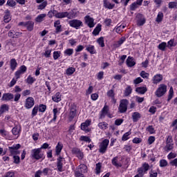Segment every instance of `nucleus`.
Instances as JSON below:
<instances>
[{
	"instance_id": "6ab92c4d",
	"label": "nucleus",
	"mask_w": 177,
	"mask_h": 177,
	"mask_svg": "<svg viewBox=\"0 0 177 177\" xmlns=\"http://www.w3.org/2000/svg\"><path fill=\"white\" fill-rule=\"evenodd\" d=\"M78 15H80V11L76 9H73L71 11L68 12V19H69V20L75 19V17H78Z\"/></svg>"
},
{
	"instance_id": "a878e982",
	"label": "nucleus",
	"mask_w": 177,
	"mask_h": 177,
	"mask_svg": "<svg viewBox=\"0 0 177 177\" xmlns=\"http://www.w3.org/2000/svg\"><path fill=\"white\" fill-rule=\"evenodd\" d=\"M103 5L105 9H114L115 4L110 3L109 0H103Z\"/></svg>"
},
{
	"instance_id": "680f3d73",
	"label": "nucleus",
	"mask_w": 177,
	"mask_h": 177,
	"mask_svg": "<svg viewBox=\"0 0 177 177\" xmlns=\"http://www.w3.org/2000/svg\"><path fill=\"white\" fill-rule=\"evenodd\" d=\"M7 6H10V8H13L16 6V1L15 0H8L6 3Z\"/></svg>"
},
{
	"instance_id": "b1692460",
	"label": "nucleus",
	"mask_w": 177,
	"mask_h": 177,
	"mask_svg": "<svg viewBox=\"0 0 177 177\" xmlns=\"http://www.w3.org/2000/svg\"><path fill=\"white\" fill-rule=\"evenodd\" d=\"M52 100L53 102H55V103L62 102V93L57 92L54 95L52 96Z\"/></svg>"
},
{
	"instance_id": "4be33fe9",
	"label": "nucleus",
	"mask_w": 177,
	"mask_h": 177,
	"mask_svg": "<svg viewBox=\"0 0 177 177\" xmlns=\"http://www.w3.org/2000/svg\"><path fill=\"white\" fill-rule=\"evenodd\" d=\"M163 79L162 75L161 74H156L152 78V83L155 85L157 84H160V82L162 81Z\"/></svg>"
},
{
	"instance_id": "a18cd8bd",
	"label": "nucleus",
	"mask_w": 177,
	"mask_h": 177,
	"mask_svg": "<svg viewBox=\"0 0 177 177\" xmlns=\"http://www.w3.org/2000/svg\"><path fill=\"white\" fill-rule=\"evenodd\" d=\"M97 43L101 48H104V37H100L97 39Z\"/></svg>"
},
{
	"instance_id": "c756f323",
	"label": "nucleus",
	"mask_w": 177,
	"mask_h": 177,
	"mask_svg": "<svg viewBox=\"0 0 177 177\" xmlns=\"http://www.w3.org/2000/svg\"><path fill=\"white\" fill-rule=\"evenodd\" d=\"M17 67V61H16V59L12 58L10 61V68L12 70V71H15Z\"/></svg>"
},
{
	"instance_id": "393cba45",
	"label": "nucleus",
	"mask_w": 177,
	"mask_h": 177,
	"mask_svg": "<svg viewBox=\"0 0 177 177\" xmlns=\"http://www.w3.org/2000/svg\"><path fill=\"white\" fill-rule=\"evenodd\" d=\"M127 67H133L136 64L133 57L129 56L126 60Z\"/></svg>"
},
{
	"instance_id": "c03bdc74",
	"label": "nucleus",
	"mask_w": 177,
	"mask_h": 177,
	"mask_svg": "<svg viewBox=\"0 0 177 177\" xmlns=\"http://www.w3.org/2000/svg\"><path fill=\"white\" fill-rule=\"evenodd\" d=\"M37 81V79L32 77L30 75L28 76L26 79V83L29 85H32L35 82Z\"/></svg>"
},
{
	"instance_id": "de8ad7c7",
	"label": "nucleus",
	"mask_w": 177,
	"mask_h": 177,
	"mask_svg": "<svg viewBox=\"0 0 177 177\" xmlns=\"http://www.w3.org/2000/svg\"><path fill=\"white\" fill-rule=\"evenodd\" d=\"M146 131L149 132L150 135H153V133H156V129L153 127V125H149L146 128Z\"/></svg>"
},
{
	"instance_id": "2eb2a0df",
	"label": "nucleus",
	"mask_w": 177,
	"mask_h": 177,
	"mask_svg": "<svg viewBox=\"0 0 177 177\" xmlns=\"http://www.w3.org/2000/svg\"><path fill=\"white\" fill-rule=\"evenodd\" d=\"M26 73H27V66H26L25 65H21L19 67V70L17 71L15 73V78L17 80H19L20 75H21Z\"/></svg>"
},
{
	"instance_id": "864d4df0",
	"label": "nucleus",
	"mask_w": 177,
	"mask_h": 177,
	"mask_svg": "<svg viewBox=\"0 0 177 177\" xmlns=\"http://www.w3.org/2000/svg\"><path fill=\"white\" fill-rule=\"evenodd\" d=\"M102 169V163L101 162H98L95 165V174L96 175H99V174H100V171Z\"/></svg>"
},
{
	"instance_id": "6e6d98bb",
	"label": "nucleus",
	"mask_w": 177,
	"mask_h": 177,
	"mask_svg": "<svg viewBox=\"0 0 177 177\" xmlns=\"http://www.w3.org/2000/svg\"><path fill=\"white\" fill-rule=\"evenodd\" d=\"M38 110L39 113H45V111H46V105L40 104L38 106Z\"/></svg>"
},
{
	"instance_id": "f3484780",
	"label": "nucleus",
	"mask_w": 177,
	"mask_h": 177,
	"mask_svg": "<svg viewBox=\"0 0 177 177\" xmlns=\"http://www.w3.org/2000/svg\"><path fill=\"white\" fill-rule=\"evenodd\" d=\"M13 99H15V95L11 93H5L1 97V100L3 102H12Z\"/></svg>"
},
{
	"instance_id": "4d7b16f0",
	"label": "nucleus",
	"mask_w": 177,
	"mask_h": 177,
	"mask_svg": "<svg viewBox=\"0 0 177 177\" xmlns=\"http://www.w3.org/2000/svg\"><path fill=\"white\" fill-rule=\"evenodd\" d=\"M158 48L160 50H162V51H165V48H167V42H162L160 43L158 46Z\"/></svg>"
},
{
	"instance_id": "338daca9",
	"label": "nucleus",
	"mask_w": 177,
	"mask_h": 177,
	"mask_svg": "<svg viewBox=\"0 0 177 177\" xmlns=\"http://www.w3.org/2000/svg\"><path fill=\"white\" fill-rule=\"evenodd\" d=\"M140 77L142 78H149V76L150 75L148 73H146L145 71H142L140 73Z\"/></svg>"
},
{
	"instance_id": "72a5a7b5",
	"label": "nucleus",
	"mask_w": 177,
	"mask_h": 177,
	"mask_svg": "<svg viewBox=\"0 0 177 177\" xmlns=\"http://www.w3.org/2000/svg\"><path fill=\"white\" fill-rule=\"evenodd\" d=\"M142 118V115L139 112H134L132 113V120L134 122H138Z\"/></svg>"
},
{
	"instance_id": "ea45409f",
	"label": "nucleus",
	"mask_w": 177,
	"mask_h": 177,
	"mask_svg": "<svg viewBox=\"0 0 177 177\" xmlns=\"http://www.w3.org/2000/svg\"><path fill=\"white\" fill-rule=\"evenodd\" d=\"M45 85L48 89V91L45 93V95H50L52 93V87L50 86V82L49 81H46L45 82Z\"/></svg>"
},
{
	"instance_id": "dca6fc26",
	"label": "nucleus",
	"mask_w": 177,
	"mask_h": 177,
	"mask_svg": "<svg viewBox=\"0 0 177 177\" xmlns=\"http://www.w3.org/2000/svg\"><path fill=\"white\" fill-rule=\"evenodd\" d=\"M85 24H87L89 28H93L95 27V19L91 17L89 15H86L84 17Z\"/></svg>"
},
{
	"instance_id": "3c124183",
	"label": "nucleus",
	"mask_w": 177,
	"mask_h": 177,
	"mask_svg": "<svg viewBox=\"0 0 177 177\" xmlns=\"http://www.w3.org/2000/svg\"><path fill=\"white\" fill-rule=\"evenodd\" d=\"M73 53H74V49L73 48H67L64 51L65 56H71Z\"/></svg>"
},
{
	"instance_id": "c9c22d12",
	"label": "nucleus",
	"mask_w": 177,
	"mask_h": 177,
	"mask_svg": "<svg viewBox=\"0 0 177 177\" xmlns=\"http://www.w3.org/2000/svg\"><path fill=\"white\" fill-rule=\"evenodd\" d=\"M97 127L100 129L106 131V129L109 128V123L106 122H101L98 123Z\"/></svg>"
},
{
	"instance_id": "8fccbe9b",
	"label": "nucleus",
	"mask_w": 177,
	"mask_h": 177,
	"mask_svg": "<svg viewBox=\"0 0 177 177\" xmlns=\"http://www.w3.org/2000/svg\"><path fill=\"white\" fill-rule=\"evenodd\" d=\"M75 73V68L69 67L66 70V75H73V73Z\"/></svg>"
},
{
	"instance_id": "58836bf2",
	"label": "nucleus",
	"mask_w": 177,
	"mask_h": 177,
	"mask_svg": "<svg viewBox=\"0 0 177 177\" xmlns=\"http://www.w3.org/2000/svg\"><path fill=\"white\" fill-rule=\"evenodd\" d=\"M130 135H132V131L131 129L129 131H127V133L123 134V136H122V140L123 142H127V140H128L129 139Z\"/></svg>"
},
{
	"instance_id": "a211bd4d",
	"label": "nucleus",
	"mask_w": 177,
	"mask_h": 177,
	"mask_svg": "<svg viewBox=\"0 0 177 177\" xmlns=\"http://www.w3.org/2000/svg\"><path fill=\"white\" fill-rule=\"evenodd\" d=\"M54 27L55 28V34H60L62 31H63V28L62 26V23L60 20H57L54 22Z\"/></svg>"
},
{
	"instance_id": "0e129e2a",
	"label": "nucleus",
	"mask_w": 177,
	"mask_h": 177,
	"mask_svg": "<svg viewBox=\"0 0 177 177\" xmlns=\"http://www.w3.org/2000/svg\"><path fill=\"white\" fill-rule=\"evenodd\" d=\"M38 106H35L34 108L32 110V114L31 116L32 117H35V115H37V114H38Z\"/></svg>"
},
{
	"instance_id": "69168bd1",
	"label": "nucleus",
	"mask_w": 177,
	"mask_h": 177,
	"mask_svg": "<svg viewBox=\"0 0 177 177\" xmlns=\"http://www.w3.org/2000/svg\"><path fill=\"white\" fill-rule=\"evenodd\" d=\"M122 122H124V119L122 118L116 119L115 120V125H116V127H120V125H121Z\"/></svg>"
},
{
	"instance_id": "603ef678",
	"label": "nucleus",
	"mask_w": 177,
	"mask_h": 177,
	"mask_svg": "<svg viewBox=\"0 0 177 177\" xmlns=\"http://www.w3.org/2000/svg\"><path fill=\"white\" fill-rule=\"evenodd\" d=\"M131 93H132V87H131V86H128L124 90V96H129Z\"/></svg>"
},
{
	"instance_id": "473e14b6",
	"label": "nucleus",
	"mask_w": 177,
	"mask_h": 177,
	"mask_svg": "<svg viewBox=\"0 0 177 177\" xmlns=\"http://www.w3.org/2000/svg\"><path fill=\"white\" fill-rule=\"evenodd\" d=\"M62 150H63V144H62V142H58L55 147V156H60Z\"/></svg>"
},
{
	"instance_id": "052dcab7",
	"label": "nucleus",
	"mask_w": 177,
	"mask_h": 177,
	"mask_svg": "<svg viewBox=\"0 0 177 177\" xmlns=\"http://www.w3.org/2000/svg\"><path fill=\"white\" fill-rule=\"evenodd\" d=\"M174 149V143L166 144L165 147V151H171Z\"/></svg>"
},
{
	"instance_id": "37998d69",
	"label": "nucleus",
	"mask_w": 177,
	"mask_h": 177,
	"mask_svg": "<svg viewBox=\"0 0 177 177\" xmlns=\"http://www.w3.org/2000/svg\"><path fill=\"white\" fill-rule=\"evenodd\" d=\"M163 19H164V13H162V12H159L156 17V21L157 23H161V21H162Z\"/></svg>"
},
{
	"instance_id": "f03ea898",
	"label": "nucleus",
	"mask_w": 177,
	"mask_h": 177,
	"mask_svg": "<svg viewBox=\"0 0 177 177\" xmlns=\"http://www.w3.org/2000/svg\"><path fill=\"white\" fill-rule=\"evenodd\" d=\"M30 158L35 160V161H39V160L44 161L45 160V152H42L39 148L32 149L30 151Z\"/></svg>"
},
{
	"instance_id": "774afa93",
	"label": "nucleus",
	"mask_w": 177,
	"mask_h": 177,
	"mask_svg": "<svg viewBox=\"0 0 177 177\" xmlns=\"http://www.w3.org/2000/svg\"><path fill=\"white\" fill-rule=\"evenodd\" d=\"M169 165L171 166V167H176V168H177V158H174V160H171L169 162Z\"/></svg>"
},
{
	"instance_id": "e2e57ef3",
	"label": "nucleus",
	"mask_w": 177,
	"mask_h": 177,
	"mask_svg": "<svg viewBox=\"0 0 177 177\" xmlns=\"http://www.w3.org/2000/svg\"><path fill=\"white\" fill-rule=\"evenodd\" d=\"M30 95H31V90H28V89L24 90L21 93V95L24 97H26V96H30Z\"/></svg>"
},
{
	"instance_id": "f257e3e1",
	"label": "nucleus",
	"mask_w": 177,
	"mask_h": 177,
	"mask_svg": "<svg viewBox=\"0 0 177 177\" xmlns=\"http://www.w3.org/2000/svg\"><path fill=\"white\" fill-rule=\"evenodd\" d=\"M21 149V145L16 144L13 145L11 147H8V151H9V157H12L14 164L19 165L20 164V151L19 149Z\"/></svg>"
},
{
	"instance_id": "7ed1b4c3",
	"label": "nucleus",
	"mask_w": 177,
	"mask_h": 177,
	"mask_svg": "<svg viewBox=\"0 0 177 177\" xmlns=\"http://www.w3.org/2000/svg\"><path fill=\"white\" fill-rule=\"evenodd\" d=\"M88 172V166L85 164H80L76 167L75 171V177H81L84 176V174Z\"/></svg>"
},
{
	"instance_id": "5701e85b",
	"label": "nucleus",
	"mask_w": 177,
	"mask_h": 177,
	"mask_svg": "<svg viewBox=\"0 0 177 177\" xmlns=\"http://www.w3.org/2000/svg\"><path fill=\"white\" fill-rule=\"evenodd\" d=\"M53 118L49 121L48 124H52V122H55L56 120H57V115L60 114V111H59V109L57 108H54L53 109Z\"/></svg>"
},
{
	"instance_id": "20e7f679",
	"label": "nucleus",
	"mask_w": 177,
	"mask_h": 177,
	"mask_svg": "<svg viewBox=\"0 0 177 177\" xmlns=\"http://www.w3.org/2000/svg\"><path fill=\"white\" fill-rule=\"evenodd\" d=\"M106 115H107L108 118H113V115L110 113V107L107 105V103H105L104 107L100 112V120L106 118Z\"/></svg>"
},
{
	"instance_id": "13d9d810",
	"label": "nucleus",
	"mask_w": 177,
	"mask_h": 177,
	"mask_svg": "<svg viewBox=\"0 0 177 177\" xmlns=\"http://www.w3.org/2000/svg\"><path fill=\"white\" fill-rule=\"evenodd\" d=\"M54 60H57L62 56V51H54L53 53Z\"/></svg>"
},
{
	"instance_id": "39448f33",
	"label": "nucleus",
	"mask_w": 177,
	"mask_h": 177,
	"mask_svg": "<svg viewBox=\"0 0 177 177\" xmlns=\"http://www.w3.org/2000/svg\"><path fill=\"white\" fill-rule=\"evenodd\" d=\"M128 104H129V101L127 99H122L120 102V105L118 107V111L120 114H124L128 111Z\"/></svg>"
},
{
	"instance_id": "9b49d317",
	"label": "nucleus",
	"mask_w": 177,
	"mask_h": 177,
	"mask_svg": "<svg viewBox=\"0 0 177 177\" xmlns=\"http://www.w3.org/2000/svg\"><path fill=\"white\" fill-rule=\"evenodd\" d=\"M34 104H35V100H34V97H28L25 100L24 107L25 109H27V110L32 109Z\"/></svg>"
},
{
	"instance_id": "49530a36",
	"label": "nucleus",
	"mask_w": 177,
	"mask_h": 177,
	"mask_svg": "<svg viewBox=\"0 0 177 177\" xmlns=\"http://www.w3.org/2000/svg\"><path fill=\"white\" fill-rule=\"evenodd\" d=\"M80 140H81V142H86L87 143H91V142H92V139H91L89 136H82Z\"/></svg>"
},
{
	"instance_id": "423d86ee",
	"label": "nucleus",
	"mask_w": 177,
	"mask_h": 177,
	"mask_svg": "<svg viewBox=\"0 0 177 177\" xmlns=\"http://www.w3.org/2000/svg\"><path fill=\"white\" fill-rule=\"evenodd\" d=\"M150 169V165L147 162H144L142 164L140 167L137 169V172L140 175V176H145L147 174L148 171Z\"/></svg>"
},
{
	"instance_id": "cd10ccee",
	"label": "nucleus",
	"mask_w": 177,
	"mask_h": 177,
	"mask_svg": "<svg viewBox=\"0 0 177 177\" xmlns=\"http://www.w3.org/2000/svg\"><path fill=\"white\" fill-rule=\"evenodd\" d=\"M20 132H21V127L19 129V126H15L12 129V135H14V136H17V138L20 136Z\"/></svg>"
},
{
	"instance_id": "7c9ffc66",
	"label": "nucleus",
	"mask_w": 177,
	"mask_h": 177,
	"mask_svg": "<svg viewBox=\"0 0 177 177\" xmlns=\"http://www.w3.org/2000/svg\"><path fill=\"white\" fill-rule=\"evenodd\" d=\"M68 12L67 11L57 12L55 15V17H56V19H64L66 17L68 18Z\"/></svg>"
},
{
	"instance_id": "1a4fd4ad",
	"label": "nucleus",
	"mask_w": 177,
	"mask_h": 177,
	"mask_svg": "<svg viewBox=\"0 0 177 177\" xmlns=\"http://www.w3.org/2000/svg\"><path fill=\"white\" fill-rule=\"evenodd\" d=\"M165 93H167V85L164 84H160L155 92L156 96L157 97H162Z\"/></svg>"
},
{
	"instance_id": "a19ab883",
	"label": "nucleus",
	"mask_w": 177,
	"mask_h": 177,
	"mask_svg": "<svg viewBox=\"0 0 177 177\" xmlns=\"http://www.w3.org/2000/svg\"><path fill=\"white\" fill-rule=\"evenodd\" d=\"M112 165H114V167H122V165L121 163H118V156L114 157L111 160Z\"/></svg>"
},
{
	"instance_id": "5fc2aeb1",
	"label": "nucleus",
	"mask_w": 177,
	"mask_h": 177,
	"mask_svg": "<svg viewBox=\"0 0 177 177\" xmlns=\"http://www.w3.org/2000/svg\"><path fill=\"white\" fill-rule=\"evenodd\" d=\"M46 6H48V1H45L37 6V9L38 10H43V9H45Z\"/></svg>"
},
{
	"instance_id": "bf43d9fd",
	"label": "nucleus",
	"mask_w": 177,
	"mask_h": 177,
	"mask_svg": "<svg viewBox=\"0 0 177 177\" xmlns=\"http://www.w3.org/2000/svg\"><path fill=\"white\" fill-rule=\"evenodd\" d=\"M160 168H164L168 165V162L165 159H161L159 162Z\"/></svg>"
},
{
	"instance_id": "2f4dec72",
	"label": "nucleus",
	"mask_w": 177,
	"mask_h": 177,
	"mask_svg": "<svg viewBox=\"0 0 177 177\" xmlns=\"http://www.w3.org/2000/svg\"><path fill=\"white\" fill-rule=\"evenodd\" d=\"M100 31H102V24H98L93 30L92 34L93 35L96 37L97 35H99V34H100Z\"/></svg>"
},
{
	"instance_id": "c85d7f7f",
	"label": "nucleus",
	"mask_w": 177,
	"mask_h": 177,
	"mask_svg": "<svg viewBox=\"0 0 177 177\" xmlns=\"http://www.w3.org/2000/svg\"><path fill=\"white\" fill-rule=\"evenodd\" d=\"M9 111V105L6 104H3L0 106V117L2 115V114L7 113Z\"/></svg>"
},
{
	"instance_id": "4468645a",
	"label": "nucleus",
	"mask_w": 177,
	"mask_h": 177,
	"mask_svg": "<svg viewBox=\"0 0 177 177\" xmlns=\"http://www.w3.org/2000/svg\"><path fill=\"white\" fill-rule=\"evenodd\" d=\"M64 161H66V159L62 156H59L57 158V168L58 172H63V165H64Z\"/></svg>"
},
{
	"instance_id": "412c9836",
	"label": "nucleus",
	"mask_w": 177,
	"mask_h": 177,
	"mask_svg": "<svg viewBox=\"0 0 177 177\" xmlns=\"http://www.w3.org/2000/svg\"><path fill=\"white\" fill-rule=\"evenodd\" d=\"M125 41H127V37L123 36L120 39H119V40L118 41L114 43L113 44V46L114 47L115 49H118V48H120L121 46V45H122V44H124V42H125Z\"/></svg>"
},
{
	"instance_id": "ddd939ff",
	"label": "nucleus",
	"mask_w": 177,
	"mask_h": 177,
	"mask_svg": "<svg viewBox=\"0 0 177 177\" xmlns=\"http://www.w3.org/2000/svg\"><path fill=\"white\" fill-rule=\"evenodd\" d=\"M136 19L137 26H138V27H142V26H145V24H146V18L144 15L140 13L137 14Z\"/></svg>"
},
{
	"instance_id": "f8f14e48",
	"label": "nucleus",
	"mask_w": 177,
	"mask_h": 177,
	"mask_svg": "<svg viewBox=\"0 0 177 177\" xmlns=\"http://www.w3.org/2000/svg\"><path fill=\"white\" fill-rule=\"evenodd\" d=\"M71 153L72 154H74L75 156H76L78 160H84V152H82V151H81L80 149L74 147L72 149Z\"/></svg>"
},
{
	"instance_id": "f704fd0d",
	"label": "nucleus",
	"mask_w": 177,
	"mask_h": 177,
	"mask_svg": "<svg viewBox=\"0 0 177 177\" xmlns=\"http://www.w3.org/2000/svg\"><path fill=\"white\" fill-rule=\"evenodd\" d=\"M125 27H127L126 24H118L115 28V32H117V34H121V32H122V30H124Z\"/></svg>"
},
{
	"instance_id": "09e8293b",
	"label": "nucleus",
	"mask_w": 177,
	"mask_h": 177,
	"mask_svg": "<svg viewBox=\"0 0 177 177\" xmlns=\"http://www.w3.org/2000/svg\"><path fill=\"white\" fill-rule=\"evenodd\" d=\"M174 97V88L172 86L170 87L169 90V95L167 97V102H170L171 100Z\"/></svg>"
},
{
	"instance_id": "6e6552de",
	"label": "nucleus",
	"mask_w": 177,
	"mask_h": 177,
	"mask_svg": "<svg viewBox=\"0 0 177 177\" xmlns=\"http://www.w3.org/2000/svg\"><path fill=\"white\" fill-rule=\"evenodd\" d=\"M109 143L110 140L109 139H104L102 140L99 145V153L101 154H104L106 151H107V148L109 147Z\"/></svg>"
},
{
	"instance_id": "79ce46f5",
	"label": "nucleus",
	"mask_w": 177,
	"mask_h": 177,
	"mask_svg": "<svg viewBox=\"0 0 177 177\" xmlns=\"http://www.w3.org/2000/svg\"><path fill=\"white\" fill-rule=\"evenodd\" d=\"M46 16V14H40L39 15H38L35 19L36 23H42Z\"/></svg>"
},
{
	"instance_id": "bb28decb",
	"label": "nucleus",
	"mask_w": 177,
	"mask_h": 177,
	"mask_svg": "<svg viewBox=\"0 0 177 177\" xmlns=\"http://www.w3.org/2000/svg\"><path fill=\"white\" fill-rule=\"evenodd\" d=\"M10 20H12V18H10V10L7 9L4 12L3 21L4 23H9Z\"/></svg>"
},
{
	"instance_id": "0eeeda50",
	"label": "nucleus",
	"mask_w": 177,
	"mask_h": 177,
	"mask_svg": "<svg viewBox=\"0 0 177 177\" xmlns=\"http://www.w3.org/2000/svg\"><path fill=\"white\" fill-rule=\"evenodd\" d=\"M68 24H69L70 27H72V28H75V30H80L81 27H84V23L80 19H71L68 22Z\"/></svg>"
},
{
	"instance_id": "9d476101",
	"label": "nucleus",
	"mask_w": 177,
	"mask_h": 177,
	"mask_svg": "<svg viewBox=\"0 0 177 177\" xmlns=\"http://www.w3.org/2000/svg\"><path fill=\"white\" fill-rule=\"evenodd\" d=\"M34 21H21L18 24V26L21 27H26L28 31H32L34 30Z\"/></svg>"
},
{
	"instance_id": "aec40b11",
	"label": "nucleus",
	"mask_w": 177,
	"mask_h": 177,
	"mask_svg": "<svg viewBox=\"0 0 177 177\" xmlns=\"http://www.w3.org/2000/svg\"><path fill=\"white\" fill-rule=\"evenodd\" d=\"M86 52H88L90 55H96L97 53V51H96V48L95 46L92 44H89L88 46H85Z\"/></svg>"
},
{
	"instance_id": "e433bc0d",
	"label": "nucleus",
	"mask_w": 177,
	"mask_h": 177,
	"mask_svg": "<svg viewBox=\"0 0 177 177\" xmlns=\"http://www.w3.org/2000/svg\"><path fill=\"white\" fill-rule=\"evenodd\" d=\"M136 92H137V93H139L140 95H145V92H147V87L146 86L137 87L136 88Z\"/></svg>"
},
{
	"instance_id": "4c0bfd02",
	"label": "nucleus",
	"mask_w": 177,
	"mask_h": 177,
	"mask_svg": "<svg viewBox=\"0 0 177 177\" xmlns=\"http://www.w3.org/2000/svg\"><path fill=\"white\" fill-rule=\"evenodd\" d=\"M92 122L91 120H86L84 122L81 124V129L82 131H85V129L88 128L91 125Z\"/></svg>"
}]
</instances>
